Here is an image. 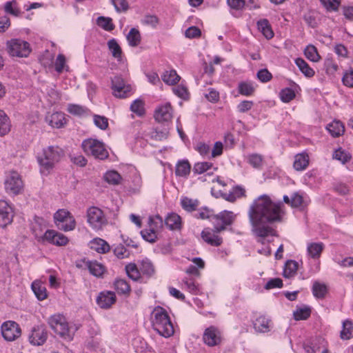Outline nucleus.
I'll return each instance as SVG.
<instances>
[{
  "instance_id": "obj_1",
  "label": "nucleus",
  "mask_w": 353,
  "mask_h": 353,
  "mask_svg": "<svg viewBox=\"0 0 353 353\" xmlns=\"http://www.w3.org/2000/svg\"><path fill=\"white\" fill-rule=\"evenodd\" d=\"M285 215L283 204L273 201L267 194L256 199L248 210L252 232L257 236L275 235V231L267 223L281 222Z\"/></svg>"
},
{
  "instance_id": "obj_2",
  "label": "nucleus",
  "mask_w": 353,
  "mask_h": 353,
  "mask_svg": "<svg viewBox=\"0 0 353 353\" xmlns=\"http://www.w3.org/2000/svg\"><path fill=\"white\" fill-rule=\"evenodd\" d=\"M151 323L153 329L165 338L170 337L174 333V325L168 312L161 306H157L152 310Z\"/></svg>"
},
{
  "instance_id": "obj_3",
  "label": "nucleus",
  "mask_w": 353,
  "mask_h": 353,
  "mask_svg": "<svg viewBox=\"0 0 353 353\" xmlns=\"http://www.w3.org/2000/svg\"><path fill=\"white\" fill-rule=\"evenodd\" d=\"M63 155L62 149L58 146L51 145L44 148L37 157L41 173L43 175H48Z\"/></svg>"
},
{
  "instance_id": "obj_4",
  "label": "nucleus",
  "mask_w": 353,
  "mask_h": 353,
  "mask_svg": "<svg viewBox=\"0 0 353 353\" xmlns=\"http://www.w3.org/2000/svg\"><path fill=\"white\" fill-rule=\"evenodd\" d=\"M50 328L63 339L70 341L73 339L77 327L70 325L66 318L61 314H55L48 319Z\"/></svg>"
},
{
  "instance_id": "obj_5",
  "label": "nucleus",
  "mask_w": 353,
  "mask_h": 353,
  "mask_svg": "<svg viewBox=\"0 0 353 353\" xmlns=\"http://www.w3.org/2000/svg\"><path fill=\"white\" fill-rule=\"evenodd\" d=\"M86 217L88 223L95 231L102 230L108 223V219L103 212L95 206L88 208Z\"/></svg>"
},
{
  "instance_id": "obj_6",
  "label": "nucleus",
  "mask_w": 353,
  "mask_h": 353,
  "mask_svg": "<svg viewBox=\"0 0 353 353\" xmlns=\"http://www.w3.org/2000/svg\"><path fill=\"white\" fill-rule=\"evenodd\" d=\"M84 152L99 159H105L108 157V152L103 142L94 139L84 140L82 143Z\"/></svg>"
},
{
  "instance_id": "obj_7",
  "label": "nucleus",
  "mask_w": 353,
  "mask_h": 353,
  "mask_svg": "<svg viewBox=\"0 0 353 353\" xmlns=\"http://www.w3.org/2000/svg\"><path fill=\"white\" fill-rule=\"evenodd\" d=\"M54 219L57 227L64 232L74 230L76 227L74 217L65 209L57 210L54 214Z\"/></svg>"
},
{
  "instance_id": "obj_8",
  "label": "nucleus",
  "mask_w": 353,
  "mask_h": 353,
  "mask_svg": "<svg viewBox=\"0 0 353 353\" xmlns=\"http://www.w3.org/2000/svg\"><path fill=\"white\" fill-rule=\"evenodd\" d=\"M4 188L8 194H20L23 188V183L20 174L15 171L8 172L5 176Z\"/></svg>"
},
{
  "instance_id": "obj_9",
  "label": "nucleus",
  "mask_w": 353,
  "mask_h": 353,
  "mask_svg": "<svg viewBox=\"0 0 353 353\" xmlns=\"http://www.w3.org/2000/svg\"><path fill=\"white\" fill-rule=\"evenodd\" d=\"M9 54L12 57H27L30 53V44L25 41L13 39L7 42Z\"/></svg>"
},
{
  "instance_id": "obj_10",
  "label": "nucleus",
  "mask_w": 353,
  "mask_h": 353,
  "mask_svg": "<svg viewBox=\"0 0 353 353\" xmlns=\"http://www.w3.org/2000/svg\"><path fill=\"white\" fill-rule=\"evenodd\" d=\"M235 218L236 215L231 211L223 210L221 212L213 216L214 229L216 232L224 230L226 226L232 224Z\"/></svg>"
},
{
  "instance_id": "obj_11",
  "label": "nucleus",
  "mask_w": 353,
  "mask_h": 353,
  "mask_svg": "<svg viewBox=\"0 0 353 353\" xmlns=\"http://www.w3.org/2000/svg\"><path fill=\"white\" fill-rule=\"evenodd\" d=\"M163 219L159 215H157L150 219L149 228L141 230V234L145 241L154 243L157 239V231L158 228H161Z\"/></svg>"
},
{
  "instance_id": "obj_12",
  "label": "nucleus",
  "mask_w": 353,
  "mask_h": 353,
  "mask_svg": "<svg viewBox=\"0 0 353 353\" xmlns=\"http://www.w3.org/2000/svg\"><path fill=\"white\" fill-rule=\"evenodd\" d=\"M111 88L113 95L117 98H126L132 92L130 85L120 76H115L112 79Z\"/></svg>"
},
{
  "instance_id": "obj_13",
  "label": "nucleus",
  "mask_w": 353,
  "mask_h": 353,
  "mask_svg": "<svg viewBox=\"0 0 353 353\" xmlns=\"http://www.w3.org/2000/svg\"><path fill=\"white\" fill-rule=\"evenodd\" d=\"M211 194L216 198L221 197L228 201L234 202L244 195L245 190L236 186L233 188L229 192H225L222 189H218L217 187L213 186L211 188Z\"/></svg>"
},
{
  "instance_id": "obj_14",
  "label": "nucleus",
  "mask_w": 353,
  "mask_h": 353,
  "mask_svg": "<svg viewBox=\"0 0 353 353\" xmlns=\"http://www.w3.org/2000/svg\"><path fill=\"white\" fill-rule=\"evenodd\" d=\"M1 334L5 340L13 341L18 339L21 334L19 325L14 321L4 322L1 327Z\"/></svg>"
},
{
  "instance_id": "obj_15",
  "label": "nucleus",
  "mask_w": 353,
  "mask_h": 353,
  "mask_svg": "<svg viewBox=\"0 0 353 353\" xmlns=\"http://www.w3.org/2000/svg\"><path fill=\"white\" fill-rule=\"evenodd\" d=\"M154 117L159 123H168L171 122L173 117V108L171 104L165 103L157 106L154 113Z\"/></svg>"
},
{
  "instance_id": "obj_16",
  "label": "nucleus",
  "mask_w": 353,
  "mask_h": 353,
  "mask_svg": "<svg viewBox=\"0 0 353 353\" xmlns=\"http://www.w3.org/2000/svg\"><path fill=\"white\" fill-rule=\"evenodd\" d=\"M41 239L57 246H64L69 242L65 235L54 230H47Z\"/></svg>"
},
{
  "instance_id": "obj_17",
  "label": "nucleus",
  "mask_w": 353,
  "mask_h": 353,
  "mask_svg": "<svg viewBox=\"0 0 353 353\" xmlns=\"http://www.w3.org/2000/svg\"><path fill=\"white\" fill-rule=\"evenodd\" d=\"M14 210L5 200H0V227L5 228L12 222Z\"/></svg>"
},
{
  "instance_id": "obj_18",
  "label": "nucleus",
  "mask_w": 353,
  "mask_h": 353,
  "mask_svg": "<svg viewBox=\"0 0 353 353\" xmlns=\"http://www.w3.org/2000/svg\"><path fill=\"white\" fill-rule=\"evenodd\" d=\"M203 339L204 343L208 346L219 345L222 341L221 332L217 327L210 326L205 329Z\"/></svg>"
},
{
  "instance_id": "obj_19",
  "label": "nucleus",
  "mask_w": 353,
  "mask_h": 353,
  "mask_svg": "<svg viewBox=\"0 0 353 353\" xmlns=\"http://www.w3.org/2000/svg\"><path fill=\"white\" fill-rule=\"evenodd\" d=\"M48 332L43 326L34 327L29 337V341L34 345H41L47 340Z\"/></svg>"
},
{
  "instance_id": "obj_20",
  "label": "nucleus",
  "mask_w": 353,
  "mask_h": 353,
  "mask_svg": "<svg viewBox=\"0 0 353 353\" xmlns=\"http://www.w3.org/2000/svg\"><path fill=\"white\" fill-rule=\"evenodd\" d=\"M305 351L307 353H328L327 342L323 338H316L305 347Z\"/></svg>"
},
{
  "instance_id": "obj_21",
  "label": "nucleus",
  "mask_w": 353,
  "mask_h": 353,
  "mask_svg": "<svg viewBox=\"0 0 353 353\" xmlns=\"http://www.w3.org/2000/svg\"><path fill=\"white\" fill-rule=\"evenodd\" d=\"M116 301V296L113 292L106 291L101 292L97 299L98 305L104 309L109 308Z\"/></svg>"
},
{
  "instance_id": "obj_22",
  "label": "nucleus",
  "mask_w": 353,
  "mask_h": 353,
  "mask_svg": "<svg viewBox=\"0 0 353 353\" xmlns=\"http://www.w3.org/2000/svg\"><path fill=\"white\" fill-rule=\"evenodd\" d=\"M46 122L52 128H61L66 123L65 115L62 112H54L46 117Z\"/></svg>"
},
{
  "instance_id": "obj_23",
  "label": "nucleus",
  "mask_w": 353,
  "mask_h": 353,
  "mask_svg": "<svg viewBox=\"0 0 353 353\" xmlns=\"http://www.w3.org/2000/svg\"><path fill=\"white\" fill-rule=\"evenodd\" d=\"M216 233L215 229L213 231L204 230L201 233V237L207 243L212 246H219L222 243L223 240Z\"/></svg>"
},
{
  "instance_id": "obj_24",
  "label": "nucleus",
  "mask_w": 353,
  "mask_h": 353,
  "mask_svg": "<svg viewBox=\"0 0 353 353\" xmlns=\"http://www.w3.org/2000/svg\"><path fill=\"white\" fill-rule=\"evenodd\" d=\"M253 325L257 332L265 333L270 330L272 322L268 318L260 316L254 320Z\"/></svg>"
},
{
  "instance_id": "obj_25",
  "label": "nucleus",
  "mask_w": 353,
  "mask_h": 353,
  "mask_svg": "<svg viewBox=\"0 0 353 353\" xmlns=\"http://www.w3.org/2000/svg\"><path fill=\"white\" fill-rule=\"evenodd\" d=\"M67 111L70 114L79 117H86L91 115V112L88 108L78 104H68Z\"/></svg>"
},
{
  "instance_id": "obj_26",
  "label": "nucleus",
  "mask_w": 353,
  "mask_h": 353,
  "mask_svg": "<svg viewBox=\"0 0 353 353\" xmlns=\"http://www.w3.org/2000/svg\"><path fill=\"white\" fill-rule=\"evenodd\" d=\"M191 171V165L188 160H180L176 164L175 174L176 176L187 178Z\"/></svg>"
},
{
  "instance_id": "obj_27",
  "label": "nucleus",
  "mask_w": 353,
  "mask_h": 353,
  "mask_svg": "<svg viewBox=\"0 0 353 353\" xmlns=\"http://www.w3.org/2000/svg\"><path fill=\"white\" fill-rule=\"evenodd\" d=\"M90 247L92 250L98 253L104 254L110 250V245L102 239L95 238L90 242Z\"/></svg>"
},
{
  "instance_id": "obj_28",
  "label": "nucleus",
  "mask_w": 353,
  "mask_h": 353,
  "mask_svg": "<svg viewBox=\"0 0 353 353\" xmlns=\"http://www.w3.org/2000/svg\"><path fill=\"white\" fill-rule=\"evenodd\" d=\"M165 224L171 230H179L181 227V219L177 214L170 213L166 216Z\"/></svg>"
},
{
  "instance_id": "obj_29",
  "label": "nucleus",
  "mask_w": 353,
  "mask_h": 353,
  "mask_svg": "<svg viewBox=\"0 0 353 353\" xmlns=\"http://www.w3.org/2000/svg\"><path fill=\"white\" fill-rule=\"evenodd\" d=\"M326 128L330 134L334 137L342 135L345 131V127L343 123L336 120H334L327 124Z\"/></svg>"
},
{
  "instance_id": "obj_30",
  "label": "nucleus",
  "mask_w": 353,
  "mask_h": 353,
  "mask_svg": "<svg viewBox=\"0 0 353 353\" xmlns=\"http://www.w3.org/2000/svg\"><path fill=\"white\" fill-rule=\"evenodd\" d=\"M255 90V84L252 81H241L238 85L239 93L245 97L252 96Z\"/></svg>"
},
{
  "instance_id": "obj_31",
  "label": "nucleus",
  "mask_w": 353,
  "mask_h": 353,
  "mask_svg": "<svg viewBox=\"0 0 353 353\" xmlns=\"http://www.w3.org/2000/svg\"><path fill=\"white\" fill-rule=\"evenodd\" d=\"M323 249L324 244L321 242L309 243L307 246V254L313 259H318Z\"/></svg>"
},
{
  "instance_id": "obj_32",
  "label": "nucleus",
  "mask_w": 353,
  "mask_h": 353,
  "mask_svg": "<svg viewBox=\"0 0 353 353\" xmlns=\"http://www.w3.org/2000/svg\"><path fill=\"white\" fill-rule=\"evenodd\" d=\"M215 170L216 168L212 163L210 162H197L193 166V172L195 174H201L204 172H208V175L212 173L211 170Z\"/></svg>"
},
{
  "instance_id": "obj_33",
  "label": "nucleus",
  "mask_w": 353,
  "mask_h": 353,
  "mask_svg": "<svg viewBox=\"0 0 353 353\" xmlns=\"http://www.w3.org/2000/svg\"><path fill=\"white\" fill-rule=\"evenodd\" d=\"M257 27L266 39H270L274 37V32L268 19H263L258 21Z\"/></svg>"
},
{
  "instance_id": "obj_34",
  "label": "nucleus",
  "mask_w": 353,
  "mask_h": 353,
  "mask_svg": "<svg viewBox=\"0 0 353 353\" xmlns=\"http://www.w3.org/2000/svg\"><path fill=\"white\" fill-rule=\"evenodd\" d=\"M31 288L34 294L39 300L43 301L47 298L48 294L46 288L41 282L39 281H33L31 285Z\"/></svg>"
},
{
  "instance_id": "obj_35",
  "label": "nucleus",
  "mask_w": 353,
  "mask_h": 353,
  "mask_svg": "<svg viewBox=\"0 0 353 353\" xmlns=\"http://www.w3.org/2000/svg\"><path fill=\"white\" fill-rule=\"evenodd\" d=\"M3 10L6 14L18 17L21 11L18 2L16 0L6 1L3 5Z\"/></svg>"
},
{
  "instance_id": "obj_36",
  "label": "nucleus",
  "mask_w": 353,
  "mask_h": 353,
  "mask_svg": "<svg viewBox=\"0 0 353 353\" xmlns=\"http://www.w3.org/2000/svg\"><path fill=\"white\" fill-rule=\"evenodd\" d=\"M192 262L194 265H190L185 270V272L188 274L194 276H199V268L203 269L205 267V262L199 257H195L192 259Z\"/></svg>"
},
{
  "instance_id": "obj_37",
  "label": "nucleus",
  "mask_w": 353,
  "mask_h": 353,
  "mask_svg": "<svg viewBox=\"0 0 353 353\" xmlns=\"http://www.w3.org/2000/svg\"><path fill=\"white\" fill-rule=\"evenodd\" d=\"M161 79L168 85H175L179 81L181 77L174 70H170L165 71L161 75Z\"/></svg>"
},
{
  "instance_id": "obj_38",
  "label": "nucleus",
  "mask_w": 353,
  "mask_h": 353,
  "mask_svg": "<svg viewBox=\"0 0 353 353\" xmlns=\"http://www.w3.org/2000/svg\"><path fill=\"white\" fill-rule=\"evenodd\" d=\"M309 164V157L304 153L298 154L294 157V168L301 171L305 170Z\"/></svg>"
},
{
  "instance_id": "obj_39",
  "label": "nucleus",
  "mask_w": 353,
  "mask_h": 353,
  "mask_svg": "<svg viewBox=\"0 0 353 353\" xmlns=\"http://www.w3.org/2000/svg\"><path fill=\"white\" fill-rule=\"evenodd\" d=\"M108 49L114 58L120 61L122 57V50L115 39L108 41Z\"/></svg>"
},
{
  "instance_id": "obj_40",
  "label": "nucleus",
  "mask_w": 353,
  "mask_h": 353,
  "mask_svg": "<svg viewBox=\"0 0 353 353\" xmlns=\"http://www.w3.org/2000/svg\"><path fill=\"white\" fill-rule=\"evenodd\" d=\"M295 63L305 77H312L314 75V70L302 58L296 59Z\"/></svg>"
},
{
  "instance_id": "obj_41",
  "label": "nucleus",
  "mask_w": 353,
  "mask_h": 353,
  "mask_svg": "<svg viewBox=\"0 0 353 353\" xmlns=\"http://www.w3.org/2000/svg\"><path fill=\"white\" fill-rule=\"evenodd\" d=\"M11 128L10 121L7 114L0 110V136L8 134Z\"/></svg>"
},
{
  "instance_id": "obj_42",
  "label": "nucleus",
  "mask_w": 353,
  "mask_h": 353,
  "mask_svg": "<svg viewBox=\"0 0 353 353\" xmlns=\"http://www.w3.org/2000/svg\"><path fill=\"white\" fill-rule=\"evenodd\" d=\"M312 290L313 295L317 299H323L327 292V285L319 281L314 282Z\"/></svg>"
},
{
  "instance_id": "obj_43",
  "label": "nucleus",
  "mask_w": 353,
  "mask_h": 353,
  "mask_svg": "<svg viewBox=\"0 0 353 353\" xmlns=\"http://www.w3.org/2000/svg\"><path fill=\"white\" fill-rule=\"evenodd\" d=\"M340 336L343 340H347L353 337V323L351 321L347 319L343 322Z\"/></svg>"
},
{
  "instance_id": "obj_44",
  "label": "nucleus",
  "mask_w": 353,
  "mask_h": 353,
  "mask_svg": "<svg viewBox=\"0 0 353 353\" xmlns=\"http://www.w3.org/2000/svg\"><path fill=\"white\" fill-rule=\"evenodd\" d=\"M311 315V308L309 306L304 305L297 307L293 312L294 319L296 321L306 320Z\"/></svg>"
},
{
  "instance_id": "obj_45",
  "label": "nucleus",
  "mask_w": 353,
  "mask_h": 353,
  "mask_svg": "<svg viewBox=\"0 0 353 353\" xmlns=\"http://www.w3.org/2000/svg\"><path fill=\"white\" fill-rule=\"evenodd\" d=\"M88 270L92 275L100 277L105 272V267L100 263L94 261H89L87 264Z\"/></svg>"
},
{
  "instance_id": "obj_46",
  "label": "nucleus",
  "mask_w": 353,
  "mask_h": 353,
  "mask_svg": "<svg viewBox=\"0 0 353 353\" xmlns=\"http://www.w3.org/2000/svg\"><path fill=\"white\" fill-rule=\"evenodd\" d=\"M299 264L293 260L288 261L284 266L283 276L285 278H291L295 275L298 270Z\"/></svg>"
},
{
  "instance_id": "obj_47",
  "label": "nucleus",
  "mask_w": 353,
  "mask_h": 353,
  "mask_svg": "<svg viewBox=\"0 0 353 353\" xmlns=\"http://www.w3.org/2000/svg\"><path fill=\"white\" fill-rule=\"evenodd\" d=\"M183 288L188 290L192 294H199L200 288L199 284L192 279L185 278L183 280Z\"/></svg>"
},
{
  "instance_id": "obj_48",
  "label": "nucleus",
  "mask_w": 353,
  "mask_h": 353,
  "mask_svg": "<svg viewBox=\"0 0 353 353\" xmlns=\"http://www.w3.org/2000/svg\"><path fill=\"white\" fill-rule=\"evenodd\" d=\"M283 201L292 208H297L302 204L303 196L300 194L294 192L292 194L291 197H289L287 195H284Z\"/></svg>"
},
{
  "instance_id": "obj_49",
  "label": "nucleus",
  "mask_w": 353,
  "mask_h": 353,
  "mask_svg": "<svg viewBox=\"0 0 353 353\" xmlns=\"http://www.w3.org/2000/svg\"><path fill=\"white\" fill-rule=\"evenodd\" d=\"M127 40L130 46H137L141 42V34L136 28H132L127 34Z\"/></svg>"
},
{
  "instance_id": "obj_50",
  "label": "nucleus",
  "mask_w": 353,
  "mask_h": 353,
  "mask_svg": "<svg viewBox=\"0 0 353 353\" xmlns=\"http://www.w3.org/2000/svg\"><path fill=\"white\" fill-rule=\"evenodd\" d=\"M105 181L112 185H118L121 183L122 177L114 170L106 172L103 176Z\"/></svg>"
},
{
  "instance_id": "obj_51",
  "label": "nucleus",
  "mask_w": 353,
  "mask_h": 353,
  "mask_svg": "<svg viewBox=\"0 0 353 353\" xmlns=\"http://www.w3.org/2000/svg\"><path fill=\"white\" fill-rule=\"evenodd\" d=\"M114 288L119 294H128L130 292V285L125 280L122 279H119L115 281Z\"/></svg>"
},
{
  "instance_id": "obj_52",
  "label": "nucleus",
  "mask_w": 353,
  "mask_h": 353,
  "mask_svg": "<svg viewBox=\"0 0 353 353\" xmlns=\"http://www.w3.org/2000/svg\"><path fill=\"white\" fill-rule=\"evenodd\" d=\"M181 203L182 208L188 212L195 211L199 205V201L197 200L188 197L181 199Z\"/></svg>"
},
{
  "instance_id": "obj_53",
  "label": "nucleus",
  "mask_w": 353,
  "mask_h": 353,
  "mask_svg": "<svg viewBox=\"0 0 353 353\" xmlns=\"http://www.w3.org/2000/svg\"><path fill=\"white\" fill-rule=\"evenodd\" d=\"M304 54L307 59L313 62H317L320 59L316 48L312 45H309L305 48Z\"/></svg>"
},
{
  "instance_id": "obj_54",
  "label": "nucleus",
  "mask_w": 353,
  "mask_h": 353,
  "mask_svg": "<svg viewBox=\"0 0 353 353\" xmlns=\"http://www.w3.org/2000/svg\"><path fill=\"white\" fill-rule=\"evenodd\" d=\"M130 110L139 117L143 116L145 114L143 101L140 99L134 100L130 105Z\"/></svg>"
},
{
  "instance_id": "obj_55",
  "label": "nucleus",
  "mask_w": 353,
  "mask_h": 353,
  "mask_svg": "<svg viewBox=\"0 0 353 353\" xmlns=\"http://www.w3.org/2000/svg\"><path fill=\"white\" fill-rule=\"evenodd\" d=\"M97 24L106 31H111L114 28L112 19L105 17H99L97 19Z\"/></svg>"
},
{
  "instance_id": "obj_56",
  "label": "nucleus",
  "mask_w": 353,
  "mask_h": 353,
  "mask_svg": "<svg viewBox=\"0 0 353 353\" xmlns=\"http://www.w3.org/2000/svg\"><path fill=\"white\" fill-rule=\"evenodd\" d=\"M248 163L254 168H261L263 164V156L259 154H250L247 157Z\"/></svg>"
},
{
  "instance_id": "obj_57",
  "label": "nucleus",
  "mask_w": 353,
  "mask_h": 353,
  "mask_svg": "<svg viewBox=\"0 0 353 353\" xmlns=\"http://www.w3.org/2000/svg\"><path fill=\"white\" fill-rule=\"evenodd\" d=\"M125 272L128 276L133 281H137L140 278V272L134 263H129L125 266Z\"/></svg>"
},
{
  "instance_id": "obj_58",
  "label": "nucleus",
  "mask_w": 353,
  "mask_h": 353,
  "mask_svg": "<svg viewBox=\"0 0 353 353\" xmlns=\"http://www.w3.org/2000/svg\"><path fill=\"white\" fill-rule=\"evenodd\" d=\"M296 94L294 91L290 88H286L280 92V98L281 100L284 103H288L291 101L294 97Z\"/></svg>"
},
{
  "instance_id": "obj_59",
  "label": "nucleus",
  "mask_w": 353,
  "mask_h": 353,
  "mask_svg": "<svg viewBox=\"0 0 353 353\" xmlns=\"http://www.w3.org/2000/svg\"><path fill=\"white\" fill-rule=\"evenodd\" d=\"M333 158L340 161L343 163H345L351 159V155L345 150L339 148L334 151Z\"/></svg>"
},
{
  "instance_id": "obj_60",
  "label": "nucleus",
  "mask_w": 353,
  "mask_h": 353,
  "mask_svg": "<svg viewBox=\"0 0 353 353\" xmlns=\"http://www.w3.org/2000/svg\"><path fill=\"white\" fill-rule=\"evenodd\" d=\"M93 121L94 125L101 130H105L108 127V120L104 116L94 114Z\"/></svg>"
},
{
  "instance_id": "obj_61",
  "label": "nucleus",
  "mask_w": 353,
  "mask_h": 353,
  "mask_svg": "<svg viewBox=\"0 0 353 353\" xmlns=\"http://www.w3.org/2000/svg\"><path fill=\"white\" fill-rule=\"evenodd\" d=\"M172 92L177 97H179L183 99H188V96H189V92H188V88L183 83L172 88Z\"/></svg>"
},
{
  "instance_id": "obj_62",
  "label": "nucleus",
  "mask_w": 353,
  "mask_h": 353,
  "mask_svg": "<svg viewBox=\"0 0 353 353\" xmlns=\"http://www.w3.org/2000/svg\"><path fill=\"white\" fill-rule=\"evenodd\" d=\"M227 4L231 10H242L245 7V0H227Z\"/></svg>"
},
{
  "instance_id": "obj_63",
  "label": "nucleus",
  "mask_w": 353,
  "mask_h": 353,
  "mask_svg": "<svg viewBox=\"0 0 353 353\" xmlns=\"http://www.w3.org/2000/svg\"><path fill=\"white\" fill-rule=\"evenodd\" d=\"M323 6L328 11H336L340 5V0H321Z\"/></svg>"
},
{
  "instance_id": "obj_64",
  "label": "nucleus",
  "mask_w": 353,
  "mask_h": 353,
  "mask_svg": "<svg viewBox=\"0 0 353 353\" xmlns=\"http://www.w3.org/2000/svg\"><path fill=\"white\" fill-rule=\"evenodd\" d=\"M343 83L349 88H353V70H349L344 72L342 78Z\"/></svg>"
}]
</instances>
